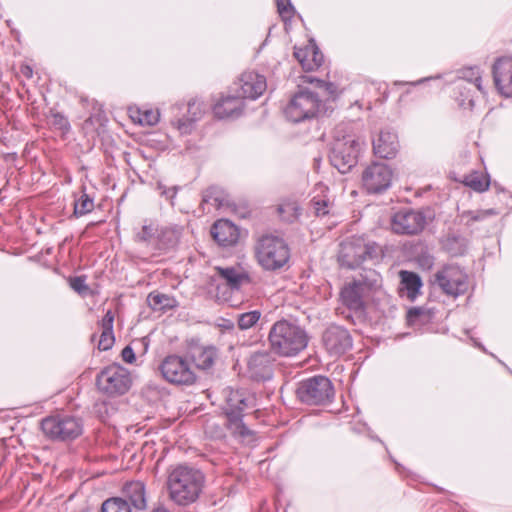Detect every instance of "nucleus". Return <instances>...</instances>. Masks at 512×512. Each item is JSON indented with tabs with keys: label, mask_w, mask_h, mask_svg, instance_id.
<instances>
[{
	"label": "nucleus",
	"mask_w": 512,
	"mask_h": 512,
	"mask_svg": "<svg viewBox=\"0 0 512 512\" xmlns=\"http://www.w3.org/2000/svg\"><path fill=\"white\" fill-rule=\"evenodd\" d=\"M205 484V475L195 467L179 465L168 475L167 488L170 499L186 506L200 497Z\"/></svg>",
	"instance_id": "nucleus-1"
},
{
	"label": "nucleus",
	"mask_w": 512,
	"mask_h": 512,
	"mask_svg": "<svg viewBox=\"0 0 512 512\" xmlns=\"http://www.w3.org/2000/svg\"><path fill=\"white\" fill-rule=\"evenodd\" d=\"M268 340L271 349L281 356H294L308 343L305 330L287 320H279L272 325Z\"/></svg>",
	"instance_id": "nucleus-2"
},
{
	"label": "nucleus",
	"mask_w": 512,
	"mask_h": 512,
	"mask_svg": "<svg viewBox=\"0 0 512 512\" xmlns=\"http://www.w3.org/2000/svg\"><path fill=\"white\" fill-rule=\"evenodd\" d=\"M381 275L373 269L364 270L358 278L346 283L340 291V300L352 311H361L365 301L381 287Z\"/></svg>",
	"instance_id": "nucleus-3"
},
{
	"label": "nucleus",
	"mask_w": 512,
	"mask_h": 512,
	"mask_svg": "<svg viewBox=\"0 0 512 512\" xmlns=\"http://www.w3.org/2000/svg\"><path fill=\"white\" fill-rule=\"evenodd\" d=\"M255 254L260 266L268 271L282 268L290 257L285 241L273 235H264L258 240Z\"/></svg>",
	"instance_id": "nucleus-4"
},
{
	"label": "nucleus",
	"mask_w": 512,
	"mask_h": 512,
	"mask_svg": "<svg viewBox=\"0 0 512 512\" xmlns=\"http://www.w3.org/2000/svg\"><path fill=\"white\" fill-rule=\"evenodd\" d=\"M380 253L381 249L375 242L351 237L341 243L338 260L342 266L353 269L366 260L378 258Z\"/></svg>",
	"instance_id": "nucleus-5"
},
{
	"label": "nucleus",
	"mask_w": 512,
	"mask_h": 512,
	"mask_svg": "<svg viewBox=\"0 0 512 512\" xmlns=\"http://www.w3.org/2000/svg\"><path fill=\"white\" fill-rule=\"evenodd\" d=\"M44 435L52 441H70L79 437L83 432L80 418L70 414H55L41 421Z\"/></svg>",
	"instance_id": "nucleus-6"
},
{
	"label": "nucleus",
	"mask_w": 512,
	"mask_h": 512,
	"mask_svg": "<svg viewBox=\"0 0 512 512\" xmlns=\"http://www.w3.org/2000/svg\"><path fill=\"white\" fill-rule=\"evenodd\" d=\"M361 143L353 135L335 137L329 159L331 164L342 174L349 172L358 161Z\"/></svg>",
	"instance_id": "nucleus-7"
},
{
	"label": "nucleus",
	"mask_w": 512,
	"mask_h": 512,
	"mask_svg": "<svg viewBox=\"0 0 512 512\" xmlns=\"http://www.w3.org/2000/svg\"><path fill=\"white\" fill-rule=\"evenodd\" d=\"M321 106L322 101L317 93L301 90L292 97L284 113L288 120L298 123L316 117Z\"/></svg>",
	"instance_id": "nucleus-8"
},
{
	"label": "nucleus",
	"mask_w": 512,
	"mask_h": 512,
	"mask_svg": "<svg viewBox=\"0 0 512 512\" xmlns=\"http://www.w3.org/2000/svg\"><path fill=\"white\" fill-rule=\"evenodd\" d=\"M96 385L106 395H123L131 386L130 373L119 364L109 365L97 375Z\"/></svg>",
	"instance_id": "nucleus-9"
},
{
	"label": "nucleus",
	"mask_w": 512,
	"mask_h": 512,
	"mask_svg": "<svg viewBox=\"0 0 512 512\" xmlns=\"http://www.w3.org/2000/svg\"><path fill=\"white\" fill-rule=\"evenodd\" d=\"M296 395L302 403L319 405L332 400L334 389L327 377L315 376L302 381L296 390Z\"/></svg>",
	"instance_id": "nucleus-10"
},
{
	"label": "nucleus",
	"mask_w": 512,
	"mask_h": 512,
	"mask_svg": "<svg viewBox=\"0 0 512 512\" xmlns=\"http://www.w3.org/2000/svg\"><path fill=\"white\" fill-rule=\"evenodd\" d=\"M433 284L454 298L465 294L469 288L468 275L456 265H447L438 270L434 274Z\"/></svg>",
	"instance_id": "nucleus-11"
},
{
	"label": "nucleus",
	"mask_w": 512,
	"mask_h": 512,
	"mask_svg": "<svg viewBox=\"0 0 512 512\" xmlns=\"http://www.w3.org/2000/svg\"><path fill=\"white\" fill-rule=\"evenodd\" d=\"M248 398L245 392L240 390H231L227 396L226 415L228 420V429L235 436L245 440L254 435L242 421L241 412L248 406Z\"/></svg>",
	"instance_id": "nucleus-12"
},
{
	"label": "nucleus",
	"mask_w": 512,
	"mask_h": 512,
	"mask_svg": "<svg viewBox=\"0 0 512 512\" xmlns=\"http://www.w3.org/2000/svg\"><path fill=\"white\" fill-rule=\"evenodd\" d=\"M393 170L382 162H373L362 172V185L370 194H380L392 184Z\"/></svg>",
	"instance_id": "nucleus-13"
},
{
	"label": "nucleus",
	"mask_w": 512,
	"mask_h": 512,
	"mask_svg": "<svg viewBox=\"0 0 512 512\" xmlns=\"http://www.w3.org/2000/svg\"><path fill=\"white\" fill-rule=\"evenodd\" d=\"M162 377L167 381L180 385H190L195 382L196 376L185 359L171 355L162 361Z\"/></svg>",
	"instance_id": "nucleus-14"
},
{
	"label": "nucleus",
	"mask_w": 512,
	"mask_h": 512,
	"mask_svg": "<svg viewBox=\"0 0 512 512\" xmlns=\"http://www.w3.org/2000/svg\"><path fill=\"white\" fill-rule=\"evenodd\" d=\"M425 224L424 214L410 208H403L395 212L391 220L392 230L397 234H418L424 229Z\"/></svg>",
	"instance_id": "nucleus-15"
},
{
	"label": "nucleus",
	"mask_w": 512,
	"mask_h": 512,
	"mask_svg": "<svg viewBox=\"0 0 512 512\" xmlns=\"http://www.w3.org/2000/svg\"><path fill=\"white\" fill-rule=\"evenodd\" d=\"M322 342L327 352L334 357H339L352 348L349 331L337 325H331L324 331Z\"/></svg>",
	"instance_id": "nucleus-16"
},
{
	"label": "nucleus",
	"mask_w": 512,
	"mask_h": 512,
	"mask_svg": "<svg viewBox=\"0 0 512 512\" xmlns=\"http://www.w3.org/2000/svg\"><path fill=\"white\" fill-rule=\"evenodd\" d=\"M238 85V96L244 98L257 99L267 88L266 78L254 71H247L241 74Z\"/></svg>",
	"instance_id": "nucleus-17"
},
{
	"label": "nucleus",
	"mask_w": 512,
	"mask_h": 512,
	"mask_svg": "<svg viewBox=\"0 0 512 512\" xmlns=\"http://www.w3.org/2000/svg\"><path fill=\"white\" fill-rule=\"evenodd\" d=\"M215 271L219 279L223 280L232 290H239L243 285L251 283L248 270L241 264L217 266Z\"/></svg>",
	"instance_id": "nucleus-18"
},
{
	"label": "nucleus",
	"mask_w": 512,
	"mask_h": 512,
	"mask_svg": "<svg viewBox=\"0 0 512 512\" xmlns=\"http://www.w3.org/2000/svg\"><path fill=\"white\" fill-rule=\"evenodd\" d=\"M248 372L256 381L270 380L273 376V358L270 353H254L248 362Z\"/></svg>",
	"instance_id": "nucleus-19"
},
{
	"label": "nucleus",
	"mask_w": 512,
	"mask_h": 512,
	"mask_svg": "<svg viewBox=\"0 0 512 512\" xmlns=\"http://www.w3.org/2000/svg\"><path fill=\"white\" fill-rule=\"evenodd\" d=\"M493 78L499 92L512 97V58L498 59L493 66Z\"/></svg>",
	"instance_id": "nucleus-20"
},
{
	"label": "nucleus",
	"mask_w": 512,
	"mask_h": 512,
	"mask_svg": "<svg viewBox=\"0 0 512 512\" xmlns=\"http://www.w3.org/2000/svg\"><path fill=\"white\" fill-rule=\"evenodd\" d=\"M399 142L396 133L389 130H382L377 138L373 140L374 154L380 158L390 159L398 152Z\"/></svg>",
	"instance_id": "nucleus-21"
},
{
	"label": "nucleus",
	"mask_w": 512,
	"mask_h": 512,
	"mask_svg": "<svg viewBox=\"0 0 512 512\" xmlns=\"http://www.w3.org/2000/svg\"><path fill=\"white\" fill-rule=\"evenodd\" d=\"M211 235L219 245L232 246L239 239V230L231 221L220 219L213 224Z\"/></svg>",
	"instance_id": "nucleus-22"
},
{
	"label": "nucleus",
	"mask_w": 512,
	"mask_h": 512,
	"mask_svg": "<svg viewBox=\"0 0 512 512\" xmlns=\"http://www.w3.org/2000/svg\"><path fill=\"white\" fill-rule=\"evenodd\" d=\"M399 278V295L406 297L409 301H415L421 294V288L423 286L421 277L415 272L401 270L399 272Z\"/></svg>",
	"instance_id": "nucleus-23"
},
{
	"label": "nucleus",
	"mask_w": 512,
	"mask_h": 512,
	"mask_svg": "<svg viewBox=\"0 0 512 512\" xmlns=\"http://www.w3.org/2000/svg\"><path fill=\"white\" fill-rule=\"evenodd\" d=\"M134 509L143 511L147 508L145 486L141 481H131L122 488V496Z\"/></svg>",
	"instance_id": "nucleus-24"
},
{
	"label": "nucleus",
	"mask_w": 512,
	"mask_h": 512,
	"mask_svg": "<svg viewBox=\"0 0 512 512\" xmlns=\"http://www.w3.org/2000/svg\"><path fill=\"white\" fill-rule=\"evenodd\" d=\"M243 100L238 96L222 97L213 107L214 115L219 119L238 117L242 113Z\"/></svg>",
	"instance_id": "nucleus-25"
},
{
	"label": "nucleus",
	"mask_w": 512,
	"mask_h": 512,
	"mask_svg": "<svg viewBox=\"0 0 512 512\" xmlns=\"http://www.w3.org/2000/svg\"><path fill=\"white\" fill-rule=\"evenodd\" d=\"M188 353L195 366L202 370L211 368L217 358V349L211 345H191Z\"/></svg>",
	"instance_id": "nucleus-26"
},
{
	"label": "nucleus",
	"mask_w": 512,
	"mask_h": 512,
	"mask_svg": "<svg viewBox=\"0 0 512 512\" xmlns=\"http://www.w3.org/2000/svg\"><path fill=\"white\" fill-rule=\"evenodd\" d=\"M205 105L203 102L193 99L187 105V117L178 119L177 129L181 134H188L191 132L192 124L199 120L205 113Z\"/></svg>",
	"instance_id": "nucleus-27"
},
{
	"label": "nucleus",
	"mask_w": 512,
	"mask_h": 512,
	"mask_svg": "<svg viewBox=\"0 0 512 512\" xmlns=\"http://www.w3.org/2000/svg\"><path fill=\"white\" fill-rule=\"evenodd\" d=\"M294 56L305 71H313L319 68L323 61V55L315 46L294 48Z\"/></svg>",
	"instance_id": "nucleus-28"
},
{
	"label": "nucleus",
	"mask_w": 512,
	"mask_h": 512,
	"mask_svg": "<svg viewBox=\"0 0 512 512\" xmlns=\"http://www.w3.org/2000/svg\"><path fill=\"white\" fill-rule=\"evenodd\" d=\"M130 119L141 126H153L160 119V111L158 109H143L138 106H130L128 108Z\"/></svg>",
	"instance_id": "nucleus-29"
},
{
	"label": "nucleus",
	"mask_w": 512,
	"mask_h": 512,
	"mask_svg": "<svg viewBox=\"0 0 512 512\" xmlns=\"http://www.w3.org/2000/svg\"><path fill=\"white\" fill-rule=\"evenodd\" d=\"M277 212L282 220L293 223L298 220L301 215V206L297 200L287 198L283 199L277 206Z\"/></svg>",
	"instance_id": "nucleus-30"
},
{
	"label": "nucleus",
	"mask_w": 512,
	"mask_h": 512,
	"mask_svg": "<svg viewBox=\"0 0 512 512\" xmlns=\"http://www.w3.org/2000/svg\"><path fill=\"white\" fill-rule=\"evenodd\" d=\"M462 183L475 192L482 193L489 189L490 178L482 172L472 171L463 177Z\"/></svg>",
	"instance_id": "nucleus-31"
},
{
	"label": "nucleus",
	"mask_w": 512,
	"mask_h": 512,
	"mask_svg": "<svg viewBox=\"0 0 512 512\" xmlns=\"http://www.w3.org/2000/svg\"><path fill=\"white\" fill-rule=\"evenodd\" d=\"M327 190L328 188L322 183L317 184L314 189L312 205L317 216H325L329 213L330 200L324 194Z\"/></svg>",
	"instance_id": "nucleus-32"
},
{
	"label": "nucleus",
	"mask_w": 512,
	"mask_h": 512,
	"mask_svg": "<svg viewBox=\"0 0 512 512\" xmlns=\"http://www.w3.org/2000/svg\"><path fill=\"white\" fill-rule=\"evenodd\" d=\"M457 77L460 80H465L469 83H473L477 90L484 93L483 87H482V77L481 72L477 66L474 67H465L460 69L457 72Z\"/></svg>",
	"instance_id": "nucleus-33"
},
{
	"label": "nucleus",
	"mask_w": 512,
	"mask_h": 512,
	"mask_svg": "<svg viewBox=\"0 0 512 512\" xmlns=\"http://www.w3.org/2000/svg\"><path fill=\"white\" fill-rule=\"evenodd\" d=\"M262 317L260 310H252L237 315V327L244 331L256 326Z\"/></svg>",
	"instance_id": "nucleus-34"
},
{
	"label": "nucleus",
	"mask_w": 512,
	"mask_h": 512,
	"mask_svg": "<svg viewBox=\"0 0 512 512\" xmlns=\"http://www.w3.org/2000/svg\"><path fill=\"white\" fill-rule=\"evenodd\" d=\"M101 512H133L130 504L121 497L106 499L101 505Z\"/></svg>",
	"instance_id": "nucleus-35"
},
{
	"label": "nucleus",
	"mask_w": 512,
	"mask_h": 512,
	"mask_svg": "<svg viewBox=\"0 0 512 512\" xmlns=\"http://www.w3.org/2000/svg\"><path fill=\"white\" fill-rule=\"evenodd\" d=\"M498 212L495 209H485V210H469L463 211L460 214V219L466 225H472L474 222L482 221L490 216L497 215Z\"/></svg>",
	"instance_id": "nucleus-36"
},
{
	"label": "nucleus",
	"mask_w": 512,
	"mask_h": 512,
	"mask_svg": "<svg viewBox=\"0 0 512 512\" xmlns=\"http://www.w3.org/2000/svg\"><path fill=\"white\" fill-rule=\"evenodd\" d=\"M203 203L211 204L213 207L218 208L224 204L225 198L221 190L216 187H210L203 193Z\"/></svg>",
	"instance_id": "nucleus-37"
},
{
	"label": "nucleus",
	"mask_w": 512,
	"mask_h": 512,
	"mask_svg": "<svg viewBox=\"0 0 512 512\" xmlns=\"http://www.w3.org/2000/svg\"><path fill=\"white\" fill-rule=\"evenodd\" d=\"M181 235V228L175 226L173 228H166L162 231V250L164 246L168 248H174L178 242Z\"/></svg>",
	"instance_id": "nucleus-38"
},
{
	"label": "nucleus",
	"mask_w": 512,
	"mask_h": 512,
	"mask_svg": "<svg viewBox=\"0 0 512 512\" xmlns=\"http://www.w3.org/2000/svg\"><path fill=\"white\" fill-rule=\"evenodd\" d=\"M157 233L158 225L145 223L142 226L141 231L137 233L136 239L139 242L151 243L153 240L157 239Z\"/></svg>",
	"instance_id": "nucleus-39"
},
{
	"label": "nucleus",
	"mask_w": 512,
	"mask_h": 512,
	"mask_svg": "<svg viewBox=\"0 0 512 512\" xmlns=\"http://www.w3.org/2000/svg\"><path fill=\"white\" fill-rule=\"evenodd\" d=\"M93 200L87 195L83 194L74 205V214L76 216L85 215L93 210Z\"/></svg>",
	"instance_id": "nucleus-40"
},
{
	"label": "nucleus",
	"mask_w": 512,
	"mask_h": 512,
	"mask_svg": "<svg viewBox=\"0 0 512 512\" xmlns=\"http://www.w3.org/2000/svg\"><path fill=\"white\" fill-rule=\"evenodd\" d=\"M68 282L71 289L81 296H86L90 292V287L86 284V276L70 277Z\"/></svg>",
	"instance_id": "nucleus-41"
},
{
	"label": "nucleus",
	"mask_w": 512,
	"mask_h": 512,
	"mask_svg": "<svg viewBox=\"0 0 512 512\" xmlns=\"http://www.w3.org/2000/svg\"><path fill=\"white\" fill-rule=\"evenodd\" d=\"M50 124L62 132H67L70 129V124L68 119L59 112H52L50 115Z\"/></svg>",
	"instance_id": "nucleus-42"
},
{
	"label": "nucleus",
	"mask_w": 512,
	"mask_h": 512,
	"mask_svg": "<svg viewBox=\"0 0 512 512\" xmlns=\"http://www.w3.org/2000/svg\"><path fill=\"white\" fill-rule=\"evenodd\" d=\"M115 342L113 331H102L98 342L99 350H109Z\"/></svg>",
	"instance_id": "nucleus-43"
},
{
	"label": "nucleus",
	"mask_w": 512,
	"mask_h": 512,
	"mask_svg": "<svg viewBox=\"0 0 512 512\" xmlns=\"http://www.w3.org/2000/svg\"><path fill=\"white\" fill-rule=\"evenodd\" d=\"M113 323L114 313L111 310H108L100 321L102 331H113Z\"/></svg>",
	"instance_id": "nucleus-44"
},
{
	"label": "nucleus",
	"mask_w": 512,
	"mask_h": 512,
	"mask_svg": "<svg viewBox=\"0 0 512 512\" xmlns=\"http://www.w3.org/2000/svg\"><path fill=\"white\" fill-rule=\"evenodd\" d=\"M278 12L282 17L290 16L293 12V7L290 0H276Z\"/></svg>",
	"instance_id": "nucleus-45"
},
{
	"label": "nucleus",
	"mask_w": 512,
	"mask_h": 512,
	"mask_svg": "<svg viewBox=\"0 0 512 512\" xmlns=\"http://www.w3.org/2000/svg\"><path fill=\"white\" fill-rule=\"evenodd\" d=\"M178 305V302L174 297L162 294V313L166 310L174 309Z\"/></svg>",
	"instance_id": "nucleus-46"
},
{
	"label": "nucleus",
	"mask_w": 512,
	"mask_h": 512,
	"mask_svg": "<svg viewBox=\"0 0 512 512\" xmlns=\"http://www.w3.org/2000/svg\"><path fill=\"white\" fill-rule=\"evenodd\" d=\"M121 357L124 362L132 364L135 362L136 357L133 349L130 346H126L123 348L121 352Z\"/></svg>",
	"instance_id": "nucleus-47"
},
{
	"label": "nucleus",
	"mask_w": 512,
	"mask_h": 512,
	"mask_svg": "<svg viewBox=\"0 0 512 512\" xmlns=\"http://www.w3.org/2000/svg\"><path fill=\"white\" fill-rule=\"evenodd\" d=\"M147 303L153 310H157L160 306V293L157 291L151 292L147 297Z\"/></svg>",
	"instance_id": "nucleus-48"
},
{
	"label": "nucleus",
	"mask_w": 512,
	"mask_h": 512,
	"mask_svg": "<svg viewBox=\"0 0 512 512\" xmlns=\"http://www.w3.org/2000/svg\"><path fill=\"white\" fill-rule=\"evenodd\" d=\"M422 313H423V311L421 308L414 307V308L409 309V311L407 313V321L410 324H415L416 320L422 315Z\"/></svg>",
	"instance_id": "nucleus-49"
},
{
	"label": "nucleus",
	"mask_w": 512,
	"mask_h": 512,
	"mask_svg": "<svg viewBox=\"0 0 512 512\" xmlns=\"http://www.w3.org/2000/svg\"><path fill=\"white\" fill-rule=\"evenodd\" d=\"M218 326L223 330L233 331L235 329V323L229 319H221Z\"/></svg>",
	"instance_id": "nucleus-50"
},
{
	"label": "nucleus",
	"mask_w": 512,
	"mask_h": 512,
	"mask_svg": "<svg viewBox=\"0 0 512 512\" xmlns=\"http://www.w3.org/2000/svg\"><path fill=\"white\" fill-rule=\"evenodd\" d=\"M304 78H305V82L315 83L317 87H324V86H326L328 88L329 86H331V84H327V83H325L322 80L314 79V78H312L310 76H306Z\"/></svg>",
	"instance_id": "nucleus-51"
},
{
	"label": "nucleus",
	"mask_w": 512,
	"mask_h": 512,
	"mask_svg": "<svg viewBox=\"0 0 512 512\" xmlns=\"http://www.w3.org/2000/svg\"><path fill=\"white\" fill-rule=\"evenodd\" d=\"M20 70H21V73L26 78H32V76H33V69L29 65L22 66Z\"/></svg>",
	"instance_id": "nucleus-52"
},
{
	"label": "nucleus",
	"mask_w": 512,
	"mask_h": 512,
	"mask_svg": "<svg viewBox=\"0 0 512 512\" xmlns=\"http://www.w3.org/2000/svg\"><path fill=\"white\" fill-rule=\"evenodd\" d=\"M140 343L142 344L144 351H147L148 345H149V336L143 337L140 340Z\"/></svg>",
	"instance_id": "nucleus-53"
},
{
	"label": "nucleus",
	"mask_w": 512,
	"mask_h": 512,
	"mask_svg": "<svg viewBox=\"0 0 512 512\" xmlns=\"http://www.w3.org/2000/svg\"><path fill=\"white\" fill-rule=\"evenodd\" d=\"M425 263L427 264L428 267H431L433 264V261L431 258H425Z\"/></svg>",
	"instance_id": "nucleus-54"
},
{
	"label": "nucleus",
	"mask_w": 512,
	"mask_h": 512,
	"mask_svg": "<svg viewBox=\"0 0 512 512\" xmlns=\"http://www.w3.org/2000/svg\"><path fill=\"white\" fill-rule=\"evenodd\" d=\"M426 79H422V80H419V81H416V82H411L410 84L411 85H417V84H420L422 83L423 81H425Z\"/></svg>",
	"instance_id": "nucleus-55"
},
{
	"label": "nucleus",
	"mask_w": 512,
	"mask_h": 512,
	"mask_svg": "<svg viewBox=\"0 0 512 512\" xmlns=\"http://www.w3.org/2000/svg\"><path fill=\"white\" fill-rule=\"evenodd\" d=\"M469 105L472 107L474 105L473 99H469Z\"/></svg>",
	"instance_id": "nucleus-56"
},
{
	"label": "nucleus",
	"mask_w": 512,
	"mask_h": 512,
	"mask_svg": "<svg viewBox=\"0 0 512 512\" xmlns=\"http://www.w3.org/2000/svg\"><path fill=\"white\" fill-rule=\"evenodd\" d=\"M160 463V458H158L155 462L156 465H158Z\"/></svg>",
	"instance_id": "nucleus-57"
},
{
	"label": "nucleus",
	"mask_w": 512,
	"mask_h": 512,
	"mask_svg": "<svg viewBox=\"0 0 512 512\" xmlns=\"http://www.w3.org/2000/svg\"><path fill=\"white\" fill-rule=\"evenodd\" d=\"M162 512H168V511H166V510L162 509Z\"/></svg>",
	"instance_id": "nucleus-58"
}]
</instances>
